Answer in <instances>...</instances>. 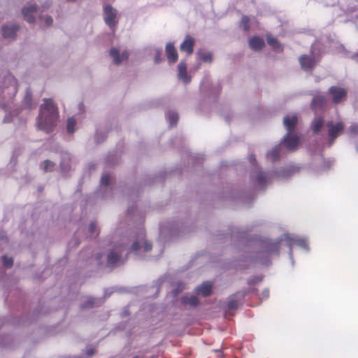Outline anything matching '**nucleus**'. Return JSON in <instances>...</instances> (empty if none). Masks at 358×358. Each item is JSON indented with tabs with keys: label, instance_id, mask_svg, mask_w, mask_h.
Segmentation results:
<instances>
[{
	"label": "nucleus",
	"instance_id": "40",
	"mask_svg": "<svg viewBox=\"0 0 358 358\" xmlns=\"http://www.w3.org/2000/svg\"><path fill=\"white\" fill-rule=\"evenodd\" d=\"M134 358H138V357H134Z\"/></svg>",
	"mask_w": 358,
	"mask_h": 358
},
{
	"label": "nucleus",
	"instance_id": "33",
	"mask_svg": "<svg viewBox=\"0 0 358 358\" xmlns=\"http://www.w3.org/2000/svg\"><path fill=\"white\" fill-rule=\"evenodd\" d=\"M44 22L46 26H50L52 23V19L51 17L46 16L44 17Z\"/></svg>",
	"mask_w": 358,
	"mask_h": 358
},
{
	"label": "nucleus",
	"instance_id": "12",
	"mask_svg": "<svg viewBox=\"0 0 358 358\" xmlns=\"http://www.w3.org/2000/svg\"><path fill=\"white\" fill-rule=\"evenodd\" d=\"M18 27L16 25L3 26L2 27V36L4 38L11 40L15 38Z\"/></svg>",
	"mask_w": 358,
	"mask_h": 358
},
{
	"label": "nucleus",
	"instance_id": "24",
	"mask_svg": "<svg viewBox=\"0 0 358 358\" xmlns=\"http://www.w3.org/2000/svg\"><path fill=\"white\" fill-rule=\"evenodd\" d=\"M267 42L274 49H275L277 50H281L280 45L278 41L275 38L268 36H267Z\"/></svg>",
	"mask_w": 358,
	"mask_h": 358
},
{
	"label": "nucleus",
	"instance_id": "13",
	"mask_svg": "<svg viewBox=\"0 0 358 358\" xmlns=\"http://www.w3.org/2000/svg\"><path fill=\"white\" fill-rule=\"evenodd\" d=\"M194 44V39L187 36L180 45V50L186 52L188 55L193 52V47Z\"/></svg>",
	"mask_w": 358,
	"mask_h": 358
},
{
	"label": "nucleus",
	"instance_id": "7",
	"mask_svg": "<svg viewBox=\"0 0 358 358\" xmlns=\"http://www.w3.org/2000/svg\"><path fill=\"white\" fill-rule=\"evenodd\" d=\"M110 55L115 64H120L127 59L129 54L126 50H120L117 48H113L110 50Z\"/></svg>",
	"mask_w": 358,
	"mask_h": 358
},
{
	"label": "nucleus",
	"instance_id": "10",
	"mask_svg": "<svg viewBox=\"0 0 358 358\" xmlns=\"http://www.w3.org/2000/svg\"><path fill=\"white\" fill-rule=\"evenodd\" d=\"M285 241L289 243V245L292 247L294 245H299L306 250H308V245L304 239L300 238L294 235H285L283 236Z\"/></svg>",
	"mask_w": 358,
	"mask_h": 358
},
{
	"label": "nucleus",
	"instance_id": "11",
	"mask_svg": "<svg viewBox=\"0 0 358 358\" xmlns=\"http://www.w3.org/2000/svg\"><path fill=\"white\" fill-rule=\"evenodd\" d=\"M329 91L333 96L334 102L336 103L340 102L346 94L345 90L341 87H331Z\"/></svg>",
	"mask_w": 358,
	"mask_h": 358
},
{
	"label": "nucleus",
	"instance_id": "9",
	"mask_svg": "<svg viewBox=\"0 0 358 358\" xmlns=\"http://www.w3.org/2000/svg\"><path fill=\"white\" fill-rule=\"evenodd\" d=\"M299 62L303 70L308 71L311 69L317 63V60L311 56L303 55L300 57Z\"/></svg>",
	"mask_w": 358,
	"mask_h": 358
},
{
	"label": "nucleus",
	"instance_id": "17",
	"mask_svg": "<svg viewBox=\"0 0 358 358\" xmlns=\"http://www.w3.org/2000/svg\"><path fill=\"white\" fill-rule=\"evenodd\" d=\"M166 52L167 54V59L170 62H176L178 59V54L171 43H168L166 47Z\"/></svg>",
	"mask_w": 358,
	"mask_h": 358
},
{
	"label": "nucleus",
	"instance_id": "4",
	"mask_svg": "<svg viewBox=\"0 0 358 358\" xmlns=\"http://www.w3.org/2000/svg\"><path fill=\"white\" fill-rule=\"evenodd\" d=\"M17 90V83L15 78L10 74L6 75L0 86V97L10 100L15 95Z\"/></svg>",
	"mask_w": 358,
	"mask_h": 358
},
{
	"label": "nucleus",
	"instance_id": "18",
	"mask_svg": "<svg viewBox=\"0 0 358 358\" xmlns=\"http://www.w3.org/2000/svg\"><path fill=\"white\" fill-rule=\"evenodd\" d=\"M250 47L254 50H260L264 45V41L259 37H253L249 41Z\"/></svg>",
	"mask_w": 358,
	"mask_h": 358
},
{
	"label": "nucleus",
	"instance_id": "1",
	"mask_svg": "<svg viewBox=\"0 0 358 358\" xmlns=\"http://www.w3.org/2000/svg\"><path fill=\"white\" fill-rule=\"evenodd\" d=\"M344 127V123L341 120H330L324 123L322 117H315L312 122V129L315 134L323 136L327 132V141L329 146L343 134Z\"/></svg>",
	"mask_w": 358,
	"mask_h": 358
},
{
	"label": "nucleus",
	"instance_id": "19",
	"mask_svg": "<svg viewBox=\"0 0 358 358\" xmlns=\"http://www.w3.org/2000/svg\"><path fill=\"white\" fill-rule=\"evenodd\" d=\"M198 58L205 62H210L212 60V55L210 52L199 50L197 52Z\"/></svg>",
	"mask_w": 358,
	"mask_h": 358
},
{
	"label": "nucleus",
	"instance_id": "3",
	"mask_svg": "<svg viewBox=\"0 0 358 358\" xmlns=\"http://www.w3.org/2000/svg\"><path fill=\"white\" fill-rule=\"evenodd\" d=\"M297 122L298 117L296 115H288L283 119V124L287 131V134L284 136L282 143L289 150H296L299 143V137L291 133Z\"/></svg>",
	"mask_w": 358,
	"mask_h": 358
},
{
	"label": "nucleus",
	"instance_id": "14",
	"mask_svg": "<svg viewBox=\"0 0 358 358\" xmlns=\"http://www.w3.org/2000/svg\"><path fill=\"white\" fill-rule=\"evenodd\" d=\"M178 78L185 83H188L190 81V77L187 74V66L185 63H180L178 66Z\"/></svg>",
	"mask_w": 358,
	"mask_h": 358
},
{
	"label": "nucleus",
	"instance_id": "38",
	"mask_svg": "<svg viewBox=\"0 0 358 358\" xmlns=\"http://www.w3.org/2000/svg\"><path fill=\"white\" fill-rule=\"evenodd\" d=\"M92 353H93L92 351H89L88 355H92Z\"/></svg>",
	"mask_w": 358,
	"mask_h": 358
},
{
	"label": "nucleus",
	"instance_id": "2",
	"mask_svg": "<svg viewBox=\"0 0 358 358\" xmlns=\"http://www.w3.org/2000/svg\"><path fill=\"white\" fill-rule=\"evenodd\" d=\"M58 110L52 99H44L40 107L38 127L45 132L50 131L55 126Z\"/></svg>",
	"mask_w": 358,
	"mask_h": 358
},
{
	"label": "nucleus",
	"instance_id": "6",
	"mask_svg": "<svg viewBox=\"0 0 358 358\" xmlns=\"http://www.w3.org/2000/svg\"><path fill=\"white\" fill-rule=\"evenodd\" d=\"M104 20L110 27L115 26L117 23V12L110 6H104Z\"/></svg>",
	"mask_w": 358,
	"mask_h": 358
},
{
	"label": "nucleus",
	"instance_id": "30",
	"mask_svg": "<svg viewBox=\"0 0 358 358\" xmlns=\"http://www.w3.org/2000/svg\"><path fill=\"white\" fill-rule=\"evenodd\" d=\"M109 180H110L109 175L107 173H104L102 176L101 179V185H104V186L108 185L109 184Z\"/></svg>",
	"mask_w": 358,
	"mask_h": 358
},
{
	"label": "nucleus",
	"instance_id": "20",
	"mask_svg": "<svg viewBox=\"0 0 358 358\" xmlns=\"http://www.w3.org/2000/svg\"><path fill=\"white\" fill-rule=\"evenodd\" d=\"M326 102V99L322 96H315L312 102L313 108L316 110V108L322 107Z\"/></svg>",
	"mask_w": 358,
	"mask_h": 358
},
{
	"label": "nucleus",
	"instance_id": "36",
	"mask_svg": "<svg viewBox=\"0 0 358 358\" xmlns=\"http://www.w3.org/2000/svg\"><path fill=\"white\" fill-rule=\"evenodd\" d=\"M83 104H80V105H79V108H80V110H83Z\"/></svg>",
	"mask_w": 358,
	"mask_h": 358
},
{
	"label": "nucleus",
	"instance_id": "5",
	"mask_svg": "<svg viewBox=\"0 0 358 358\" xmlns=\"http://www.w3.org/2000/svg\"><path fill=\"white\" fill-rule=\"evenodd\" d=\"M131 250L138 255H141L143 252H148L151 250L150 245L145 240L144 231H142L139 233L137 241L132 245Z\"/></svg>",
	"mask_w": 358,
	"mask_h": 358
},
{
	"label": "nucleus",
	"instance_id": "21",
	"mask_svg": "<svg viewBox=\"0 0 358 358\" xmlns=\"http://www.w3.org/2000/svg\"><path fill=\"white\" fill-rule=\"evenodd\" d=\"M182 300L183 303L190 306H196L199 303L197 297L193 295H187L184 296Z\"/></svg>",
	"mask_w": 358,
	"mask_h": 358
},
{
	"label": "nucleus",
	"instance_id": "31",
	"mask_svg": "<svg viewBox=\"0 0 358 358\" xmlns=\"http://www.w3.org/2000/svg\"><path fill=\"white\" fill-rule=\"evenodd\" d=\"M3 263L5 266L10 267L13 265V261L12 258L5 256L3 257Z\"/></svg>",
	"mask_w": 358,
	"mask_h": 358
},
{
	"label": "nucleus",
	"instance_id": "8",
	"mask_svg": "<svg viewBox=\"0 0 358 358\" xmlns=\"http://www.w3.org/2000/svg\"><path fill=\"white\" fill-rule=\"evenodd\" d=\"M24 19L31 23L35 20V15L38 13L36 7L34 4H29L24 6L22 10Z\"/></svg>",
	"mask_w": 358,
	"mask_h": 358
},
{
	"label": "nucleus",
	"instance_id": "34",
	"mask_svg": "<svg viewBox=\"0 0 358 358\" xmlns=\"http://www.w3.org/2000/svg\"><path fill=\"white\" fill-rule=\"evenodd\" d=\"M160 60H161V59H160L158 55H157V56L155 57V62H156V63H158V62H159V61H160Z\"/></svg>",
	"mask_w": 358,
	"mask_h": 358
},
{
	"label": "nucleus",
	"instance_id": "32",
	"mask_svg": "<svg viewBox=\"0 0 358 358\" xmlns=\"http://www.w3.org/2000/svg\"><path fill=\"white\" fill-rule=\"evenodd\" d=\"M96 225L95 223L92 222L89 226V231L92 234V236H96L97 234L96 231Z\"/></svg>",
	"mask_w": 358,
	"mask_h": 358
},
{
	"label": "nucleus",
	"instance_id": "23",
	"mask_svg": "<svg viewBox=\"0 0 358 358\" xmlns=\"http://www.w3.org/2000/svg\"><path fill=\"white\" fill-rule=\"evenodd\" d=\"M279 149H280L279 146L275 147L272 150H271L269 152H268L267 157L272 161H274V160L278 159Z\"/></svg>",
	"mask_w": 358,
	"mask_h": 358
},
{
	"label": "nucleus",
	"instance_id": "37",
	"mask_svg": "<svg viewBox=\"0 0 358 358\" xmlns=\"http://www.w3.org/2000/svg\"><path fill=\"white\" fill-rule=\"evenodd\" d=\"M264 295H265V296H268V292H267V291H266V292H265Z\"/></svg>",
	"mask_w": 358,
	"mask_h": 358
},
{
	"label": "nucleus",
	"instance_id": "29",
	"mask_svg": "<svg viewBox=\"0 0 358 358\" xmlns=\"http://www.w3.org/2000/svg\"><path fill=\"white\" fill-rule=\"evenodd\" d=\"M350 135L354 136L358 134V125L356 124H352L348 129Z\"/></svg>",
	"mask_w": 358,
	"mask_h": 358
},
{
	"label": "nucleus",
	"instance_id": "28",
	"mask_svg": "<svg viewBox=\"0 0 358 358\" xmlns=\"http://www.w3.org/2000/svg\"><path fill=\"white\" fill-rule=\"evenodd\" d=\"M248 22H249V18L248 17L244 16L242 17L241 22V27L245 31L249 29Z\"/></svg>",
	"mask_w": 358,
	"mask_h": 358
},
{
	"label": "nucleus",
	"instance_id": "25",
	"mask_svg": "<svg viewBox=\"0 0 358 358\" xmlns=\"http://www.w3.org/2000/svg\"><path fill=\"white\" fill-rule=\"evenodd\" d=\"M166 117L171 125H173L174 124H176L178 119V114L173 111L169 112L166 115Z\"/></svg>",
	"mask_w": 358,
	"mask_h": 358
},
{
	"label": "nucleus",
	"instance_id": "16",
	"mask_svg": "<svg viewBox=\"0 0 358 358\" xmlns=\"http://www.w3.org/2000/svg\"><path fill=\"white\" fill-rule=\"evenodd\" d=\"M212 291V284L210 282H205L196 288V293L203 296H208Z\"/></svg>",
	"mask_w": 358,
	"mask_h": 358
},
{
	"label": "nucleus",
	"instance_id": "15",
	"mask_svg": "<svg viewBox=\"0 0 358 358\" xmlns=\"http://www.w3.org/2000/svg\"><path fill=\"white\" fill-rule=\"evenodd\" d=\"M120 250L119 249H115L114 251H112L108 255V266H114L121 262L120 256L119 252Z\"/></svg>",
	"mask_w": 358,
	"mask_h": 358
},
{
	"label": "nucleus",
	"instance_id": "35",
	"mask_svg": "<svg viewBox=\"0 0 358 358\" xmlns=\"http://www.w3.org/2000/svg\"><path fill=\"white\" fill-rule=\"evenodd\" d=\"M229 307H230L231 308H234V307H235V306H234V304H232V303H230V304H229Z\"/></svg>",
	"mask_w": 358,
	"mask_h": 358
},
{
	"label": "nucleus",
	"instance_id": "27",
	"mask_svg": "<svg viewBox=\"0 0 358 358\" xmlns=\"http://www.w3.org/2000/svg\"><path fill=\"white\" fill-rule=\"evenodd\" d=\"M267 176L264 173L259 172L257 175V180L259 185H262L266 180Z\"/></svg>",
	"mask_w": 358,
	"mask_h": 358
},
{
	"label": "nucleus",
	"instance_id": "39",
	"mask_svg": "<svg viewBox=\"0 0 358 358\" xmlns=\"http://www.w3.org/2000/svg\"><path fill=\"white\" fill-rule=\"evenodd\" d=\"M26 99H29V95L26 96Z\"/></svg>",
	"mask_w": 358,
	"mask_h": 358
},
{
	"label": "nucleus",
	"instance_id": "22",
	"mask_svg": "<svg viewBox=\"0 0 358 358\" xmlns=\"http://www.w3.org/2000/svg\"><path fill=\"white\" fill-rule=\"evenodd\" d=\"M76 125V120L74 119V117L69 118L68 121H67V126H66L67 131L69 134L73 133L76 130V128H75Z\"/></svg>",
	"mask_w": 358,
	"mask_h": 358
},
{
	"label": "nucleus",
	"instance_id": "26",
	"mask_svg": "<svg viewBox=\"0 0 358 358\" xmlns=\"http://www.w3.org/2000/svg\"><path fill=\"white\" fill-rule=\"evenodd\" d=\"M42 166L45 171H52L54 169L55 164L50 160H45Z\"/></svg>",
	"mask_w": 358,
	"mask_h": 358
}]
</instances>
